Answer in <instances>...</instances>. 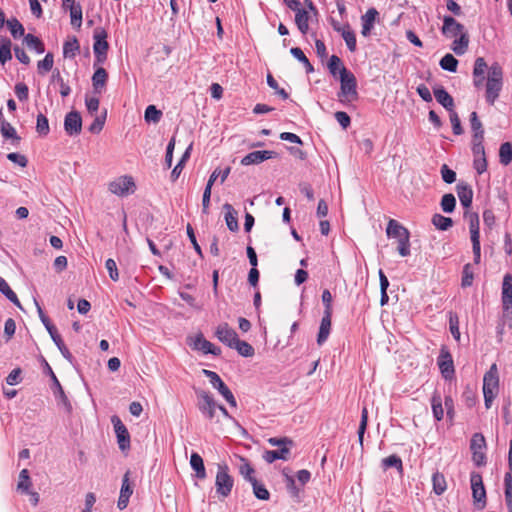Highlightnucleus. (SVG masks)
Segmentation results:
<instances>
[{
    "mask_svg": "<svg viewBox=\"0 0 512 512\" xmlns=\"http://www.w3.org/2000/svg\"><path fill=\"white\" fill-rule=\"evenodd\" d=\"M456 206V199L453 194L448 193L445 194L441 199V208L446 213H451L454 211Z\"/></svg>",
    "mask_w": 512,
    "mask_h": 512,
    "instance_id": "nucleus-54",
    "label": "nucleus"
},
{
    "mask_svg": "<svg viewBox=\"0 0 512 512\" xmlns=\"http://www.w3.org/2000/svg\"><path fill=\"white\" fill-rule=\"evenodd\" d=\"M441 32L448 38H456L466 33L465 27L451 16H444Z\"/></svg>",
    "mask_w": 512,
    "mask_h": 512,
    "instance_id": "nucleus-12",
    "label": "nucleus"
},
{
    "mask_svg": "<svg viewBox=\"0 0 512 512\" xmlns=\"http://www.w3.org/2000/svg\"><path fill=\"white\" fill-rule=\"evenodd\" d=\"M7 26L14 38L24 36V27L16 18L8 19Z\"/></svg>",
    "mask_w": 512,
    "mask_h": 512,
    "instance_id": "nucleus-50",
    "label": "nucleus"
},
{
    "mask_svg": "<svg viewBox=\"0 0 512 512\" xmlns=\"http://www.w3.org/2000/svg\"><path fill=\"white\" fill-rule=\"evenodd\" d=\"M277 156L278 154L271 150L253 151L241 159V164L244 166L259 164L265 160L276 158Z\"/></svg>",
    "mask_w": 512,
    "mask_h": 512,
    "instance_id": "nucleus-17",
    "label": "nucleus"
},
{
    "mask_svg": "<svg viewBox=\"0 0 512 512\" xmlns=\"http://www.w3.org/2000/svg\"><path fill=\"white\" fill-rule=\"evenodd\" d=\"M331 316L332 314H328V311H324V315L322 317L319 333L317 336V344L322 345L328 338L331 329Z\"/></svg>",
    "mask_w": 512,
    "mask_h": 512,
    "instance_id": "nucleus-24",
    "label": "nucleus"
},
{
    "mask_svg": "<svg viewBox=\"0 0 512 512\" xmlns=\"http://www.w3.org/2000/svg\"><path fill=\"white\" fill-rule=\"evenodd\" d=\"M469 226L472 242V250L474 254V262L479 264L481 258V246H480V233H479V218L478 215L472 213L469 215Z\"/></svg>",
    "mask_w": 512,
    "mask_h": 512,
    "instance_id": "nucleus-8",
    "label": "nucleus"
},
{
    "mask_svg": "<svg viewBox=\"0 0 512 512\" xmlns=\"http://www.w3.org/2000/svg\"><path fill=\"white\" fill-rule=\"evenodd\" d=\"M49 122L47 117L39 113L37 115V123H36V131L43 136H46L49 133Z\"/></svg>",
    "mask_w": 512,
    "mask_h": 512,
    "instance_id": "nucleus-55",
    "label": "nucleus"
},
{
    "mask_svg": "<svg viewBox=\"0 0 512 512\" xmlns=\"http://www.w3.org/2000/svg\"><path fill=\"white\" fill-rule=\"evenodd\" d=\"M202 373L209 378V381L211 385L218 390V392L223 396V398L232 406L236 407L237 402L236 399L231 392V390L228 388V386L222 381L220 376L211 370L203 369Z\"/></svg>",
    "mask_w": 512,
    "mask_h": 512,
    "instance_id": "nucleus-4",
    "label": "nucleus"
},
{
    "mask_svg": "<svg viewBox=\"0 0 512 512\" xmlns=\"http://www.w3.org/2000/svg\"><path fill=\"white\" fill-rule=\"evenodd\" d=\"M54 64V57L52 53H47L43 60L39 61L37 64L38 72L42 75L49 72Z\"/></svg>",
    "mask_w": 512,
    "mask_h": 512,
    "instance_id": "nucleus-49",
    "label": "nucleus"
},
{
    "mask_svg": "<svg viewBox=\"0 0 512 512\" xmlns=\"http://www.w3.org/2000/svg\"><path fill=\"white\" fill-rule=\"evenodd\" d=\"M197 395V407L199 411L208 419L212 420L215 418L218 404L208 392L204 390H198Z\"/></svg>",
    "mask_w": 512,
    "mask_h": 512,
    "instance_id": "nucleus-7",
    "label": "nucleus"
},
{
    "mask_svg": "<svg viewBox=\"0 0 512 512\" xmlns=\"http://www.w3.org/2000/svg\"><path fill=\"white\" fill-rule=\"evenodd\" d=\"M232 348L236 349L244 357H252L254 355V348L248 342L242 341L239 338H237Z\"/></svg>",
    "mask_w": 512,
    "mask_h": 512,
    "instance_id": "nucleus-43",
    "label": "nucleus"
},
{
    "mask_svg": "<svg viewBox=\"0 0 512 512\" xmlns=\"http://www.w3.org/2000/svg\"><path fill=\"white\" fill-rule=\"evenodd\" d=\"M378 15H379V13L375 8H369L366 11V13L361 16V25H362L361 34L364 37H367L370 35L371 30L374 27V23H375Z\"/></svg>",
    "mask_w": 512,
    "mask_h": 512,
    "instance_id": "nucleus-20",
    "label": "nucleus"
},
{
    "mask_svg": "<svg viewBox=\"0 0 512 512\" xmlns=\"http://www.w3.org/2000/svg\"><path fill=\"white\" fill-rule=\"evenodd\" d=\"M190 465L196 471V476L199 479H204L206 477L204 462L198 453H192L190 458Z\"/></svg>",
    "mask_w": 512,
    "mask_h": 512,
    "instance_id": "nucleus-34",
    "label": "nucleus"
},
{
    "mask_svg": "<svg viewBox=\"0 0 512 512\" xmlns=\"http://www.w3.org/2000/svg\"><path fill=\"white\" fill-rule=\"evenodd\" d=\"M295 23L302 34H306L309 30V15L305 9L299 8L295 11Z\"/></svg>",
    "mask_w": 512,
    "mask_h": 512,
    "instance_id": "nucleus-33",
    "label": "nucleus"
},
{
    "mask_svg": "<svg viewBox=\"0 0 512 512\" xmlns=\"http://www.w3.org/2000/svg\"><path fill=\"white\" fill-rule=\"evenodd\" d=\"M439 369L445 379H451L454 375L453 359L449 351L443 347L438 358Z\"/></svg>",
    "mask_w": 512,
    "mask_h": 512,
    "instance_id": "nucleus-16",
    "label": "nucleus"
},
{
    "mask_svg": "<svg viewBox=\"0 0 512 512\" xmlns=\"http://www.w3.org/2000/svg\"><path fill=\"white\" fill-rule=\"evenodd\" d=\"M233 483L234 481L228 473L227 465L219 464L215 480L217 493L222 497H227L232 490Z\"/></svg>",
    "mask_w": 512,
    "mask_h": 512,
    "instance_id": "nucleus-6",
    "label": "nucleus"
},
{
    "mask_svg": "<svg viewBox=\"0 0 512 512\" xmlns=\"http://www.w3.org/2000/svg\"><path fill=\"white\" fill-rule=\"evenodd\" d=\"M162 112L158 110L154 105H149L145 110V120L147 122L157 123L160 121Z\"/></svg>",
    "mask_w": 512,
    "mask_h": 512,
    "instance_id": "nucleus-56",
    "label": "nucleus"
},
{
    "mask_svg": "<svg viewBox=\"0 0 512 512\" xmlns=\"http://www.w3.org/2000/svg\"><path fill=\"white\" fill-rule=\"evenodd\" d=\"M217 174H218V170L215 169L212 174L210 175L208 181H207V184H206V187L204 189V192H203V197H202V212L204 214H207L208 213V209H209V205H210V197H211V190H212V186L214 184V182L216 181L217 179Z\"/></svg>",
    "mask_w": 512,
    "mask_h": 512,
    "instance_id": "nucleus-26",
    "label": "nucleus"
},
{
    "mask_svg": "<svg viewBox=\"0 0 512 512\" xmlns=\"http://www.w3.org/2000/svg\"><path fill=\"white\" fill-rule=\"evenodd\" d=\"M439 65L443 70L456 72L458 60L452 54L448 53L441 58Z\"/></svg>",
    "mask_w": 512,
    "mask_h": 512,
    "instance_id": "nucleus-39",
    "label": "nucleus"
},
{
    "mask_svg": "<svg viewBox=\"0 0 512 512\" xmlns=\"http://www.w3.org/2000/svg\"><path fill=\"white\" fill-rule=\"evenodd\" d=\"M341 87L338 94L342 103H349L358 98L357 81L353 73L347 69H343V75L340 77Z\"/></svg>",
    "mask_w": 512,
    "mask_h": 512,
    "instance_id": "nucleus-3",
    "label": "nucleus"
},
{
    "mask_svg": "<svg viewBox=\"0 0 512 512\" xmlns=\"http://www.w3.org/2000/svg\"><path fill=\"white\" fill-rule=\"evenodd\" d=\"M470 124H471V128H472V130L474 132L473 138H475L476 140L478 138H483L484 130H483V127H482V123L479 120L478 115H477L476 112H472L471 113V115H470Z\"/></svg>",
    "mask_w": 512,
    "mask_h": 512,
    "instance_id": "nucleus-46",
    "label": "nucleus"
},
{
    "mask_svg": "<svg viewBox=\"0 0 512 512\" xmlns=\"http://www.w3.org/2000/svg\"><path fill=\"white\" fill-rule=\"evenodd\" d=\"M505 482V500L509 512H512V476L507 473L504 478Z\"/></svg>",
    "mask_w": 512,
    "mask_h": 512,
    "instance_id": "nucleus-52",
    "label": "nucleus"
},
{
    "mask_svg": "<svg viewBox=\"0 0 512 512\" xmlns=\"http://www.w3.org/2000/svg\"><path fill=\"white\" fill-rule=\"evenodd\" d=\"M469 42V35L468 32H466L454 39L451 45V49L456 55L461 56L466 53L469 46Z\"/></svg>",
    "mask_w": 512,
    "mask_h": 512,
    "instance_id": "nucleus-29",
    "label": "nucleus"
},
{
    "mask_svg": "<svg viewBox=\"0 0 512 512\" xmlns=\"http://www.w3.org/2000/svg\"><path fill=\"white\" fill-rule=\"evenodd\" d=\"M111 422L114 426L119 448L120 450L125 451L130 447L129 432L118 416H112Z\"/></svg>",
    "mask_w": 512,
    "mask_h": 512,
    "instance_id": "nucleus-11",
    "label": "nucleus"
},
{
    "mask_svg": "<svg viewBox=\"0 0 512 512\" xmlns=\"http://www.w3.org/2000/svg\"><path fill=\"white\" fill-rule=\"evenodd\" d=\"M289 454H290V448L288 446H284V447L280 448L279 450L265 451L263 454V459L267 463H273L274 461H276L278 459L287 460Z\"/></svg>",
    "mask_w": 512,
    "mask_h": 512,
    "instance_id": "nucleus-28",
    "label": "nucleus"
},
{
    "mask_svg": "<svg viewBox=\"0 0 512 512\" xmlns=\"http://www.w3.org/2000/svg\"><path fill=\"white\" fill-rule=\"evenodd\" d=\"M106 114L107 112L105 110L102 115L95 117L93 123L88 128L89 132L98 134L102 131L106 120Z\"/></svg>",
    "mask_w": 512,
    "mask_h": 512,
    "instance_id": "nucleus-58",
    "label": "nucleus"
},
{
    "mask_svg": "<svg viewBox=\"0 0 512 512\" xmlns=\"http://www.w3.org/2000/svg\"><path fill=\"white\" fill-rule=\"evenodd\" d=\"M24 43L29 49H33L39 54L43 53L45 50L42 41L32 34H27L24 36Z\"/></svg>",
    "mask_w": 512,
    "mask_h": 512,
    "instance_id": "nucleus-42",
    "label": "nucleus"
},
{
    "mask_svg": "<svg viewBox=\"0 0 512 512\" xmlns=\"http://www.w3.org/2000/svg\"><path fill=\"white\" fill-rule=\"evenodd\" d=\"M31 486L32 482L29 476V471L27 469H22L19 473L17 490L21 491L22 493H29Z\"/></svg>",
    "mask_w": 512,
    "mask_h": 512,
    "instance_id": "nucleus-37",
    "label": "nucleus"
},
{
    "mask_svg": "<svg viewBox=\"0 0 512 512\" xmlns=\"http://www.w3.org/2000/svg\"><path fill=\"white\" fill-rule=\"evenodd\" d=\"M499 159L502 165L507 166L512 161V143L505 142L499 149Z\"/></svg>",
    "mask_w": 512,
    "mask_h": 512,
    "instance_id": "nucleus-38",
    "label": "nucleus"
},
{
    "mask_svg": "<svg viewBox=\"0 0 512 512\" xmlns=\"http://www.w3.org/2000/svg\"><path fill=\"white\" fill-rule=\"evenodd\" d=\"M432 411L436 420L440 421L444 416L442 407V398L438 393H434L431 399Z\"/></svg>",
    "mask_w": 512,
    "mask_h": 512,
    "instance_id": "nucleus-44",
    "label": "nucleus"
},
{
    "mask_svg": "<svg viewBox=\"0 0 512 512\" xmlns=\"http://www.w3.org/2000/svg\"><path fill=\"white\" fill-rule=\"evenodd\" d=\"M386 234L388 237L397 239V241L403 240L406 236H410L408 229L394 219L389 220L386 228Z\"/></svg>",
    "mask_w": 512,
    "mask_h": 512,
    "instance_id": "nucleus-22",
    "label": "nucleus"
},
{
    "mask_svg": "<svg viewBox=\"0 0 512 512\" xmlns=\"http://www.w3.org/2000/svg\"><path fill=\"white\" fill-rule=\"evenodd\" d=\"M367 423H368V410L366 407H364L361 412V421H360V425L358 428V440H359V443L361 446L363 445V438H364V433L367 428Z\"/></svg>",
    "mask_w": 512,
    "mask_h": 512,
    "instance_id": "nucleus-59",
    "label": "nucleus"
},
{
    "mask_svg": "<svg viewBox=\"0 0 512 512\" xmlns=\"http://www.w3.org/2000/svg\"><path fill=\"white\" fill-rule=\"evenodd\" d=\"M503 72L498 63H493L488 72L486 83V100L490 104H494L502 89Z\"/></svg>",
    "mask_w": 512,
    "mask_h": 512,
    "instance_id": "nucleus-2",
    "label": "nucleus"
},
{
    "mask_svg": "<svg viewBox=\"0 0 512 512\" xmlns=\"http://www.w3.org/2000/svg\"><path fill=\"white\" fill-rule=\"evenodd\" d=\"M79 43L77 38H72L68 40L63 45V55L65 58H73L76 53L79 51Z\"/></svg>",
    "mask_w": 512,
    "mask_h": 512,
    "instance_id": "nucleus-45",
    "label": "nucleus"
},
{
    "mask_svg": "<svg viewBox=\"0 0 512 512\" xmlns=\"http://www.w3.org/2000/svg\"><path fill=\"white\" fill-rule=\"evenodd\" d=\"M108 75L104 68L100 67L96 69L92 76V85L96 93H101L104 88Z\"/></svg>",
    "mask_w": 512,
    "mask_h": 512,
    "instance_id": "nucleus-31",
    "label": "nucleus"
},
{
    "mask_svg": "<svg viewBox=\"0 0 512 512\" xmlns=\"http://www.w3.org/2000/svg\"><path fill=\"white\" fill-rule=\"evenodd\" d=\"M215 335L219 341L230 348H232L238 338L236 331L227 323L220 324L216 329Z\"/></svg>",
    "mask_w": 512,
    "mask_h": 512,
    "instance_id": "nucleus-19",
    "label": "nucleus"
},
{
    "mask_svg": "<svg viewBox=\"0 0 512 512\" xmlns=\"http://www.w3.org/2000/svg\"><path fill=\"white\" fill-rule=\"evenodd\" d=\"M499 391V376L496 364H492L483 377V395L486 409H489Z\"/></svg>",
    "mask_w": 512,
    "mask_h": 512,
    "instance_id": "nucleus-1",
    "label": "nucleus"
},
{
    "mask_svg": "<svg viewBox=\"0 0 512 512\" xmlns=\"http://www.w3.org/2000/svg\"><path fill=\"white\" fill-rule=\"evenodd\" d=\"M441 176L444 182L451 184L456 180V173L451 170L446 164L441 167Z\"/></svg>",
    "mask_w": 512,
    "mask_h": 512,
    "instance_id": "nucleus-64",
    "label": "nucleus"
},
{
    "mask_svg": "<svg viewBox=\"0 0 512 512\" xmlns=\"http://www.w3.org/2000/svg\"><path fill=\"white\" fill-rule=\"evenodd\" d=\"M52 380L54 382V385H55V390H54V394H55V397L57 398L58 400V404L59 405H62L63 408L65 409V411L67 413H71L72 412V405L68 399V397L66 396L60 382L58 381L57 377L55 376L54 373H52Z\"/></svg>",
    "mask_w": 512,
    "mask_h": 512,
    "instance_id": "nucleus-23",
    "label": "nucleus"
},
{
    "mask_svg": "<svg viewBox=\"0 0 512 512\" xmlns=\"http://www.w3.org/2000/svg\"><path fill=\"white\" fill-rule=\"evenodd\" d=\"M432 223L437 229L442 231L448 230L453 225V221L450 217H445L441 214H434Z\"/></svg>",
    "mask_w": 512,
    "mask_h": 512,
    "instance_id": "nucleus-41",
    "label": "nucleus"
},
{
    "mask_svg": "<svg viewBox=\"0 0 512 512\" xmlns=\"http://www.w3.org/2000/svg\"><path fill=\"white\" fill-rule=\"evenodd\" d=\"M502 304L505 315L512 314V275L506 274L502 284Z\"/></svg>",
    "mask_w": 512,
    "mask_h": 512,
    "instance_id": "nucleus-15",
    "label": "nucleus"
},
{
    "mask_svg": "<svg viewBox=\"0 0 512 512\" xmlns=\"http://www.w3.org/2000/svg\"><path fill=\"white\" fill-rule=\"evenodd\" d=\"M223 209L225 210V221L228 229L232 232H237L239 230L237 211L229 203H225Z\"/></svg>",
    "mask_w": 512,
    "mask_h": 512,
    "instance_id": "nucleus-25",
    "label": "nucleus"
},
{
    "mask_svg": "<svg viewBox=\"0 0 512 512\" xmlns=\"http://www.w3.org/2000/svg\"><path fill=\"white\" fill-rule=\"evenodd\" d=\"M106 38L107 33L104 29L98 28L95 30L93 50L98 63H103L106 59L109 47Z\"/></svg>",
    "mask_w": 512,
    "mask_h": 512,
    "instance_id": "nucleus-10",
    "label": "nucleus"
},
{
    "mask_svg": "<svg viewBox=\"0 0 512 512\" xmlns=\"http://www.w3.org/2000/svg\"><path fill=\"white\" fill-rule=\"evenodd\" d=\"M485 447L486 442L484 436L480 433H475L471 438L470 449L472 451L473 462L477 466H483L486 463Z\"/></svg>",
    "mask_w": 512,
    "mask_h": 512,
    "instance_id": "nucleus-9",
    "label": "nucleus"
},
{
    "mask_svg": "<svg viewBox=\"0 0 512 512\" xmlns=\"http://www.w3.org/2000/svg\"><path fill=\"white\" fill-rule=\"evenodd\" d=\"M34 302L37 307V311H38L39 317L41 319V322L43 323V325L47 329L48 333L50 334L53 342L55 343V339L61 338V336L57 333L56 328L54 327V325L51 324L49 318L44 314L39 303L36 300H34Z\"/></svg>",
    "mask_w": 512,
    "mask_h": 512,
    "instance_id": "nucleus-32",
    "label": "nucleus"
},
{
    "mask_svg": "<svg viewBox=\"0 0 512 512\" xmlns=\"http://www.w3.org/2000/svg\"><path fill=\"white\" fill-rule=\"evenodd\" d=\"M434 96L439 104H441L448 111H452L454 107V100L452 96L443 88L439 87L434 89Z\"/></svg>",
    "mask_w": 512,
    "mask_h": 512,
    "instance_id": "nucleus-27",
    "label": "nucleus"
},
{
    "mask_svg": "<svg viewBox=\"0 0 512 512\" xmlns=\"http://www.w3.org/2000/svg\"><path fill=\"white\" fill-rule=\"evenodd\" d=\"M290 53L301 63H303L305 69H306V72L307 73H311L314 71V68L313 66L311 65V63L309 62L308 58L306 57V55L303 53V51L298 48V47H293L290 49Z\"/></svg>",
    "mask_w": 512,
    "mask_h": 512,
    "instance_id": "nucleus-47",
    "label": "nucleus"
},
{
    "mask_svg": "<svg viewBox=\"0 0 512 512\" xmlns=\"http://www.w3.org/2000/svg\"><path fill=\"white\" fill-rule=\"evenodd\" d=\"M267 84L270 88L275 90L276 94H278L281 98L287 99L289 97L288 93L283 88H279L277 81L271 74L267 75Z\"/></svg>",
    "mask_w": 512,
    "mask_h": 512,
    "instance_id": "nucleus-63",
    "label": "nucleus"
},
{
    "mask_svg": "<svg viewBox=\"0 0 512 512\" xmlns=\"http://www.w3.org/2000/svg\"><path fill=\"white\" fill-rule=\"evenodd\" d=\"M242 464L239 467L240 474L250 483H252L253 479H256L254 474L253 467L246 461L244 458H241Z\"/></svg>",
    "mask_w": 512,
    "mask_h": 512,
    "instance_id": "nucleus-57",
    "label": "nucleus"
},
{
    "mask_svg": "<svg viewBox=\"0 0 512 512\" xmlns=\"http://www.w3.org/2000/svg\"><path fill=\"white\" fill-rule=\"evenodd\" d=\"M348 49L351 52L356 50V36L355 33L351 30L350 25L346 24V29L341 33Z\"/></svg>",
    "mask_w": 512,
    "mask_h": 512,
    "instance_id": "nucleus-48",
    "label": "nucleus"
},
{
    "mask_svg": "<svg viewBox=\"0 0 512 512\" xmlns=\"http://www.w3.org/2000/svg\"><path fill=\"white\" fill-rule=\"evenodd\" d=\"M327 66H328V69H329V72L331 73V75L334 77L339 75V78L343 75V69H347L343 65L341 59L336 55H332L330 57Z\"/></svg>",
    "mask_w": 512,
    "mask_h": 512,
    "instance_id": "nucleus-35",
    "label": "nucleus"
},
{
    "mask_svg": "<svg viewBox=\"0 0 512 512\" xmlns=\"http://www.w3.org/2000/svg\"><path fill=\"white\" fill-rule=\"evenodd\" d=\"M253 487L254 495L260 500H268L270 497L269 491L265 488L263 484H260L257 479H253L251 483Z\"/></svg>",
    "mask_w": 512,
    "mask_h": 512,
    "instance_id": "nucleus-53",
    "label": "nucleus"
},
{
    "mask_svg": "<svg viewBox=\"0 0 512 512\" xmlns=\"http://www.w3.org/2000/svg\"><path fill=\"white\" fill-rule=\"evenodd\" d=\"M487 69V63L483 57L476 58L474 62V68H473V76L479 77L484 76L485 71Z\"/></svg>",
    "mask_w": 512,
    "mask_h": 512,
    "instance_id": "nucleus-61",
    "label": "nucleus"
},
{
    "mask_svg": "<svg viewBox=\"0 0 512 512\" xmlns=\"http://www.w3.org/2000/svg\"><path fill=\"white\" fill-rule=\"evenodd\" d=\"M193 349L200 350L205 354H213L219 355L221 353V349L219 347L214 346L211 342L206 340L201 334L197 335L192 344Z\"/></svg>",
    "mask_w": 512,
    "mask_h": 512,
    "instance_id": "nucleus-21",
    "label": "nucleus"
},
{
    "mask_svg": "<svg viewBox=\"0 0 512 512\" xmlns=\"http://www.w3.org/2000/svg\"><path fill=\"white\" fill-rule=\"evenodd\" d=\"M457 193L461 204L468 208L471 206L473 191L472 189L465 183H458L457 185Z\"/></svg>",
    "mask_w": 512,
    "mask_h": 512,
    "instance_id": "nucleus-30",
    "label": "nucleus"
},
{
    "mask_svg": "<svg viewBox=\"0 0 512 512\" xmlns=\"http://www.w3.org/2000/svg\"><path fill=\"white\" fill-rule=\"evenodd\" d=\"M0 292H2L12 303L22 309L20 301L14 291L10 288L4 278L0 276Z\"/></svg>",
    "mask_w": 512,
    "mask_h": 512,
    "instance_id": "nucleus-36",
    "label": "nucleus"
},
{
    "mask_svg": "<svg viewBox=\"0 0 512 512\" xmlns=\"http://www.w3.org/2000/svg\"><path fill=\"white\" fill-rule=\"evenodd\" d=\"M108 189L112 194L122 197L133 194L136 190V185L131 176L124 175L111 181L108 185Z\"/></svg>",
    "mask_w": 512,
    "mask_h": 512,
    "instance_id": "nucleus-5",
    "label": "nucleus"
},
{
    "mask_svg": "<svg viewBox=\"0 0 512 512\" xmlns=\"http://www.w3.org/2000/svg\"><path fill=\"white\" fill-rule=\"evenodd\" d=\"M70 11V17H71V24L74 27L80 28L82 25V8L79 4L75 7H71L69 9Z\"/></svg>",
    "mask_w": 512,
    "mask_h": 512,
    "instance_id": "nucleus-60",
    "label": "nucleus"
},
{
    "mask_svg": "<svg viewBox=\"0 0 512 512\" xmlns=\"http://www.w3.org/2000/svg\"><path fill=\"white\" fill-rule=\"evenodd\" d=\"M473 278H474V275H473L471 264H466L463 268V276H462V282H461L462 287L471 286L473 283Z\"/></svg>",
    "mask_w": 512,
    "mask_h": 512,
    "instance_id": "nucleus-62",
    "label": "nucleus"
},
{
    "mask_svg": "<svg viewBox=\"0 0 512 512\" xmlns=\"http://www.w3.org/2000/svg\"><path fill=\"white\" fill-rule=\"evenodd\" d=\"M11 58V41L9 39H4L0 45V63L4 65Z\"/></svg>",
    "mask_w": 512,
    "mask_h": 512,
    "instance_id": "nucleus-51",
    "label": "nucleus"
},
{
    "mask_svg": "<svg viewBox=\"0 0 512 512\" xmlns=\"http://www.w3.org/2000/svg\"><path fill=\"white\" fill-rule=\"evenodd\" d=\"M64 129L70 136L79 135L82 130V118L78 111H71L64 119Z\"/></svg>",
    "mask_w": 512,
    "mask_h": 512,
    "instance_id": "nucleus-14",
    "label": "nucleus"
},
{
    "mask_svg": "<svg viewBox=\"0 0 512 512\" xmlns=\"http://www.w3.org/2000/svg\"><path fill=\"white\" fill-rule=\"evenodd\" d=\"M133 494V486L130 483V471H127L122 479V485L120 489V495L117 502V507L123 510L129 503V498Z\"/></svg>",
    "mask_w": 512,
    "mask_h": 512,
    "instance_id": "nucleus-18",
    "label": "nucleus"
},
{
    "mask_svg": "<svg viewBox=\"0 0 512 512\" xmlns=\"http://www.w3.org/2000/svg\"><path fill=\"white\" fill-rule=\"evenodd\" d=\"M433 491L437 495H441L445 492L447 485L443 474L436 472L432 476Z\"/></svg>",
    "mask_w": 512,
    "mask_h": 512,
    "instance_id": "nucleus-40",
    "label": "nucleus"
},
{
    "mask_svg": "<svg viewBox=\"0 0 512 512\" xmlns=\"http://www.w3.org/2000/svg\"><path fill=\"white\" fill-rule=\"evenodd\" d=\"M470 482L473 499L477 503H482L481 508H483L486 503V491L482 476L479 473L473 472L470 477Z\"/></svg>",
    "mask_w": 512,
    "mask_h": 512,
    "instance_id": "nucleus-13",
    "label": "nucleus"
}]
</instances>
